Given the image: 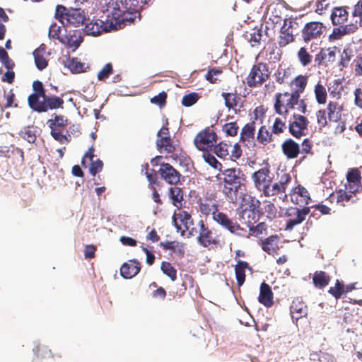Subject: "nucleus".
Instances as JSON below:
<instances>
[{"label": "nucleus", "instance_id": "0eeeda50", "mask_svg": "<svg viewBox=\"0 0 362 362\" xmlns=\"http://www.w3.org/2000/svg\"><path fill=\"white\" fill-rule=\"evenodd\" d=\"M55 16L64 25L79 27L86 23L89 18H86L85 12L81 8L67 9L62 5H57Z\"/></svg>", "mask_w": 362, "mask_h": 362}, {"label": "nucleus", "instance_id": "1a4fd4ad", "mask_svg": "<svg viewBox=\"0 0 362 362\" xmlns=\"http://www.w3.org/2000/svg\"><path fill=\"white\" fill-rule=\"evenodd\" d=\"M269 71L267 65L263 62H259L252 66L246 83L250 88L260 87L269 78Z\"/></svg>", "mask_w": 362, "mask_h": 362}, {"label": "nucleus", "instance_id": "72a5a7b5", "mask_svg": "<svg viewBox=\"0 0 362 362\" xmlns=\"http://www.w3.org/2000/svg\"><path fill=\"white\" fill-rule=\"evenodd\" d=\"M251 270L249 264L245 261L238 260L235 266V274L238 286H241L245 281V269Z\"/></svg>", "mask_w": 362, "mask_h": 362}, {"label": "nucleus", "instance_id": "4468645a", "mask_svg": "<svg viewBox=\"0 0 362 362\" xmlns=\"http://www.w3.org/2000/svg\"><path fill=\"white\" fill-rule=\"evenodd\" d=\"M252 179L257 189L263 193L268 185L272 183L273 177L271 173L270 166L266 165L254 172L252 175Z\"/></svg>", "mask_w": 362, "mask_h": 362}, {"label": "nucleus", "instance_id": "a18cd8bd", "mask_svg": "<svg viewBox=\"0 0 362 362\" xmlns=\"http://www.w3.org/2000/svg\"><path fill=\"white\" fill-rule=\"evenodd\" d=\"M262 37V30L260 29H252L250 33H246L245 38L250 42L252 47L258 46L260 45V41Z\"/></svg>", "mask_w": 362, "mask_h": 362}, {"label": "nucleus", "instance_id": "69168bd1", "mask_svg": "<svg viewBox=\"0 0 362 362\" xmlns=\"http://www.w3.org/2000/svg\"><path fill=\"white\" fill-rule=\"evenodd\" d=\"M103 168V161L98 158L95 160L91 161L90 168H89V172L93 175L95 176L97 173L102 171Z\"/></svg>", "mask_w": 362, "mask_h": 362}, {"label": "nucleus", "instance_id": "423d86ee", "mask_svg": "<svg viewBox=\"0 0 362 362\" xmlns=\"http://www.w3.org/2000/svg\"><path fill=\"white\" fill-rule=\"evenodd\" d=\"M295 105H297V110L300 112L306 113L307 105L304 99H299L287 91L276 93L274 108L277 114L286 116L289 110L294 108Z\"/></svg>", "mask_w": 362, "mask_h": 362}, {"label": "nucleus", "instance_id": "f3484780", "mask_svg": "<svg viewBox=\"0 0 362 362\" xmlns=\"http://www.w3.org/2000/svg\"><path fill=\"white\" fill-rule=\"evenodd\" d=\"M158 172L160 178L169 185H177L180 182L181 173L170 163H160Z\"/></svg>", "mask_w": 362, "mask_h": 362}, {"label": "nucleus", "instance_id": "79ce46f5", "mask_svg": "<svg viewBox=\"0 0 362 362\" xmlns=\"http://www.w3.org/2000/svg\"><path fill=\"white\" fill-rule=\"evenodd\" d=\"M291 76V69L290 68H278L274 74L275 81L279 84L286 83Z\"/></svg>", "mask_w": 362, "mask_h": 362}, {"label": "nucleus", "instance_id": "338daca9", "mask_svg": "<svg viewBox=\"0 0 362 362\" xmlns=\"http://www.w3.org/2000/svg\"><path fill=\"white\" fill-rule=\"evenodd\" d=\"M62 27L58 25L57 23H52L49 30V37L50 38L59 40L62 37H60Z\"/></svg>", "mask_w": 362, "mask_h": 362}, {"label": "nucleus", "instance_id": "aec40b11", "mask_svg": "<svg viewBox=\"0 0 362 362\" xmlns=\"http://www.w3.org/2000/svg\"><path fill=\"white\" fill-rule=\"evenodd\" d=\"M256 125L254 121L245 124L241 129L240 141L247 148H253L255 146Z\"/></svg>", "mask_w": 362, "mask_h": 362}, {"label": "nucleus", "instance_id": "cd10ccee", "mask_svg": "<svg viewBox=\"0 0 362 362\" xmlns=\"http://www.w3.org/2000/svg\"><path fill=\"white\" fill-rule=\"evenodd\" d=\"M281 149L288 159L296 158L300 153L299 144L292 139L285 140L281 144Z\"/></svg>", "mask_w": 362, "mask_h": 362}, {"label": "nucleus", "instance_id": "680f3d73", "mask_svg": "<svg viewBox=\"0 0 362 362\" xmlns=\"http://www.w3.org/2000/svg\"><path fill=\"white\" fill-rule=\"evenodd\" d=\"M221 69H210L205 75L206 79L211 83H216L219 81L216 76L222 74Z\"/></svg>", "mask_w": 362, "mask_h": 362}, {"label": "nucleus", "instance_id": "5701e85b", "mask_svg": "<svg viewBox=\"0 0 362 362\" xmlns=\"http://www.w3.org/2000/svg\"><path fill=\"white\" fill-rule=\"evenodd\" d=\"M83 40L81 31L74 30L68 32L64 37L59 39V42L65 45L68 48L75 51L81 45Z\"/></svg>", "mask_w": 362, "mask_h": 362}, {"label": "nucleus", "instance_id": "3c124183", "mask_svg": "<svg viewBox=\"0 0 362 362\" xmlns=\"http://www.w3.org/2000/svg\"><path fill=\"white\" fill-rule=\"evenodd\" d=\"M283 7L281 5L276 4L271 7V16L269 19L274 23H279L282 19Z\"/></svg>", "mask_w": 362, "mask_h": 362}, {"label": "nucleus", "instance_id": "9b49d317", "mask_svg": "<svg viewBox=\"0 0 362 362\" xmlns=\"http://www.w3.org/2000/svg\"><path fill=\"white\" fill-rule=\"evenodd\" d=\"M298 28V23L296 19L292 18H285L280 30L279 45L283 47L293 42Z\"/></svg>", "mask_w": 362, "mask_h": 362}, {"label": "nucleus", "instance_id": "603ef678", "mask_svg": "<svg viewBox=\"0 0 362 362\" xmlns=\"http://www.w3.org/2000/svg\"><path fill=\"white\" fill-rule=\"evenodd\" d=\"M20 135L23 139L29 143H34L36 140V135L34 127H28L21 131Z\"/></svg>", "mask_w": 362, "mask_h": 362}, {"label": "nucleus", "instance_id": "7ed1b4c3", "mask_svg": "<svg viewBox=\"0 0 362 362\" xmlns=\"http://www.w3.org/2000/svg\"><path fill=\"white\" fill-rule=\"evenodd\" d=\"M181 223L185 227V230H181V235L184 236L185 231L189 232V236L197 237V243L204 247H214L221 244L220 235L216 234L212 230L203 220L198 222L199 230L193 227L194 221L192 216L187 211H182L177 214Z\"/></svg>", "mask_w": 362, "mask_h": 362}, {"label": "nucleus", "instance_id": "6ab92c4d", "mask_svg": "<svg viewBox=\"0 0 362 362\" xmlns=\"http://www.w3.org/2000/svg\"><path fill=\"white\" fill-rule=\"evenodd\" d=\"M325 29L323 23L319 21L307 23L302 30V37L305 42L321 37Z\"/></svg>", "mask_w": 362, "mask_h": 362}, {"label": "nucleus", "instance_id": "e433bc0d", "mask_svg": "<svg viewBox=\"0 0 362 362\" xmlns=\"http://www.w3.org/2000/svg\"><path fill=\"white\" fill-rule=\"evenodd\" d=\"M156 146L160 152L163 150L168 153H173L175 147L173 144V141L169 136H164L157 139Z\"/></svg>", "mask_w": 362, "mask_h": 362}, {"label": "nucleus", "instance_id": "f8f14e48", "mask_svg": "<svg viewBox=\"0 0 362 362\" xmlns=\"http://www.w3.org/2000/svg\"><path fill=\"white\" fill-rule=\"evenodd\" d=\"M217 141V135L215 132L209 127L199 132L194 139V144L197 148L202 151H209Z\"/></svg>", "mask_w": 362, "mask_h": 362}, {"label": "nucleus", "instance_id": "c756f323", "mask_svg": "<svg viewBox=\"0 0 362 362\" xmlns=\"http://www.w3.org/2000/svg\"><path fill=\"white\" fill-rule=\"evenodd\" d=\"M348 18L349 12L345 6L334 7L330 16L333 25H346Z\"/></svg>", "mask_w": 362, "mask_h": 362}, {"label": "nucleus", "instance_id": "49530a36", "mask_svg": "<svg viewBox=\"0 0 362 362\" xmlns=\"http://www.w3.org/2000/svg\"><path fill=\"white\" fill-rule=\"evenodd\" d=\"M169 197L172 200L174 206H177V204H181L183 200V192L181 188L177 187H170L169 189Z\"/></svg>", "mask_w": 362, "mask_h": 362}, {"label": "nucleus", "instance_id": "2eb2a0df", "mask_svg": "<svg viewBox=\"0 0 362 362\" xmlns=\"http://www.w3.org/2000/svg\"><path fill=\"white\" fill-rule=\"evenodd\" d=\"M110 21H107V15L105 21L100 19L87 21L85 23L83 31L87 35L98 36L103 33H107L111 30H114L113 27H110Z\"/></svg>", "mask_w": 362, "mask_h": 362}, {"label": "nucleus", "instance_id": "de8ad7c7", "mask_svg": "<svg viewBox=\"0 0 362 362\" xmlns=\"http://www.w3.org/2000/svg\"><path fill=\"white\" fill-rule=\"evenodd\" d=\"M160 269L172 281H175L177 279V270L171 263L165 261L162 262Z\"/></svg>", "mask_w": 362, "mask_h": 362}, {"label": "nucleus", "instance_id": "f257e3e1", "mask_svg": "<svg viewBox=\"0 0 362 362\" xmlns=\"http://www.w3.org/2000/svg\"><path fill=\"white\" fill-rule=\"evenodd\" d=\"M149 0H123L107 6V21L114 30L124 28L141 19V11L149 5Z\"/></svg>", "mask_w": 362, "mask_h": 362}, {"label": "nucleus", "instance_id": "5fc2aeb1", "mask_svg": "<svg viewBox=\"0 0 362 362\" xmlns=\"http://www.w3.org/2000/svg\"><path fill=\"white\" fill-rule=\"evenodd\" d=\"M286 129V122L283 121L280 117H276L272 127V133L274 134H280L283 133Z\"/></svg>", "mask_w": 362, "mask_h": 362}, {"label": "nucleus", "instance_id": "a19ab883", "mask_svg": "<svg viewBox=\"0 0 362 362\" xmlns=\"http://www.w3.org/2000/svg\"><path fill=\"white\" fill-rule=\"evenodd\" d=\"M33 352L37 356V357L46 358H54L55 356L62 357L61 354H53L51 350L48 348V346L44 344H37L33 348Z\"/></svg>", "mask_w": 362, "mask_h": 362}, {"label": "nucleus", "instance_id": "0e129e2a", "mask_svg": "<svg viewBox=\"0 0 362 362\" xmlns=\"http://www.w3.org/2000/svg\"><path fill=\"white\" fill-rule=\"evenodd\" d=\"M266 113V110L263 105L256 107L253 110V117L251 121H254L256 124V121L260 120L262 122Z\"/></svg>", "mask_w": 362, "mask_h": 362}, {"label": "nucleus", "instance_id": "39448f33", "mask_svg": "<svg viewBox=\"0 0 362 362\" xmlns=\"http://www.w3.org/2000/svg\"><path fill=\"white\" fill-rule=\"evenodd\" d=\"M219 180L223 181L222 192L226 200L233 204L238 201V192L244 185L246 177L240 168H230L221 171Z\"/></svg>", "mask_w": 362, "mask_h": 362}, {"label": "nucleus", "instance_id": "412c9836", "mask_svg": "<svg viewBox=\"0 0 362 362\" xmlns=\"http://www.w3.org/2000/svg\"><path fill=\"white\" fill-rule=\"evenodd\" d=\"M347 183L345 185L346 190L351 192H360L362 191L361 172L357 168H351L346 175Z\"/></svg>", "mask_w": 362, "mask_h": 362}, {"label": "nucleus", "instance_id": "6e6552de", "mask_svg": "<svg viewBox=\"0 0 362 362\" xmlns=\"http://www.w3.org/2000/svg\"><path fill=\"white\" fill-rule=\"evenodd\" d=\"M53 118L47 120L48 127L50 129L51 136L60 144L69 143L71 136L64 132V128L68 125V119L61 115H52Z\"/></svg>", "mask_w": 362, "mask_h": 362}, {"label": "nucleus", "instance_id": "c03bdc74", "mask_svg": "<svg viewBox=\"0 0 362 362\" xmlns=\"http://www.w3.org/2000/svg\"><path fill=\"white\" fill-rule=\"evenodd\" d=\"M246 232L245 236H240L241 238H250V235L258 236L259 235L266 233L267 230V226L265 223L261 222L258 223L257 226H254L251 225L249 226L250 231L247 233V230L242 227Z\"/></svg>", "mask_w": 362, "mask_h": 362}, {"label": "nucleus", "instance_id": "20e7f679", "mask_svg": "<svg viewBox=\"0 0 362 362\" xmlns=\"http://www.w3.org/2000/svg\"><path fill=\"white\" fill-rule=\"evenodd\" d=\"M33 93L28 98V104L30 109L38 113L63 108L64 103L62 97L47 95L42 82L36 80L32 84Z\"/></svg>", "mask_w": 362, "mask_h": 362}, {"label": "nucleus", "instance_id": "13d9d810", "mask_svg": "<svg viewBox=\"0 0 362 362\" xmlns=\"http://www.w3.org/2000/svg\"><path fill=\"white\" fill-rule=\"evenodd\" d=\"M239 129V127L236 122H228L223 126V131L226 134L230 136H235L237 135Z\"/></svg>", "mask_w": 362, "mask_h": 362}, {"label": "nucleus", "instance_id": "c9c22d12", "mask_svg": "<svg viewBox=\"0 0 362 362\" xmlns=\"http://www.w3.org/2000/svg\"><path fill=\"white\" fill-rule=\"evenodd\" d=\"M331 276L324 271H316L313 274V283L317 288L326 287L330 282Z\"/></svg>", "mask_w": 362, "mask_h": 362}, {"label": "nucleus", "instance_id": "c85d7f7f", "mask_svg": "<svg viewBox=\"0 0 362 362\" xmlns=\"http://www.w3.org/2000/svg\"><path fill=\"white\" fill-rule=\"evenodd\" d=\"M258 300L266 308H271L274 305L272 288L269 284L265 282L261 284Z\"/></svg>", "mask_w": 362, "mask_h": 362}, {"label": "nucleus", "instance_id": "8fccbe9b", "mask_svg": "<svg viewBox=\"0 0 362 362\" xmlns=\"http://www.w3.org/2000/svg\"><path fill=\"white\" fill-rule=\"evenodd\" d=\"M328 293L332 295L336 300L339 299L344 294V283L337 279L334 286H331Z\"/></svg>", "mask_w": 362, "mask_h": 362}, {"label": "nucleus", "instance_id": "393cba45", "mask_svg": "<svg viewBox=\"0 0 362 362\" xmlns=\"http://www.w3.org/2000/svg\"><path fill=\"white\" fill-rule=\"evenodd\" d=\"M253 209H243L239 208L237 209V215L238 221L247 226L253 225L257 221V213L255 211V204H252Z\"/></svg>", "mask_w": 362, "mask_h": 362}, {"label": "nucleus", "instance_id": "e2e57ef3", "mask_svg": "<svg viewBox=\"0 0 362 362\" xmlns=\"http://www.w3.org/2000/svg\"><path fill=\"white\" fill-rule=\"evenodd\" d=\"M203 157L204 160L212 168L215 169H221L222 167V164L216 158L214 155L209 153H204Z\"/></svg>", "mask_w": 362, "mask_h": 362}, {"label": "nucleus", "instance_id": "473e14b6", "mask_svg": "<svg viewBox=\"0 0 362 362\" xmlns=\"http://www.w3.org/2000/svg\"><path fill=\"white\" fill-rule=\"evenodd\" d=\"M329 122H337L341 119L343 107L338 102L329 101L325 109Z\"/></svg>", "mask_w": 362, "mask_h": 362}, {"label": "nucleus", "instance_id": "bb28decb", "mask_svg": "<svg viewBox=\"0 0 362 362\" xmlns=\"http://www.w3.org/2000/svg\"><path fill=\"white\" fill-rule=\"evenodd\" d=\"M308 81V76L301 74L297 76L290 83V87L291 89V92L290 93L300 99V94H302L305 90Z\"/></svg>", "mask_w": 362, "mask_h": 362}, {"label": "nucleus", "instance_id": "a211bd4d", "mask_svg": "<svg viewBox=\"0 0 362 362\" xmlns=\"http://www.w3.org/2000/svg\"><path fill=\"white\" fill-rule=\"evenodd\" d=\"M357 192H351L349 190L338 189L332 192L327 198V200L331 203H335L337 205L345 207L351 204L356 203L358 198L354 199V194Z\"/></svg>", "mask_w": 362, "mask_h": 362}, {"label": "nucleus", "instance_id": "dca6fc26", "mask_svg": "<svg viewBox=\"0 0 362 362\" xmlns=\"http://www.w3.org/2000/svg\"><path fill=\"white\" fill-rule=\"evenodd\" d=\"M293 119L288 124L289 133L295 138L300 139L306 134L309 121L306 117L298 114H294Z\"/></svg>", "mask_w": 362, "mask_h": 362}, {"label": "nucleus", "instance_id": "7c9ffc66", "mask_svg": "<svg viewBox=\"0 0 362 362\" xmlns=\"http://www.w3.org/2000/svg\"><path fill=\"white\" fill-rule=\"evenodd\" d=\"M279 237L277 235H271L259 243L262 249L269 255H274L277 252L279 247Z\"/></svg>", "mask_w": 362, "mask_h": 362}, {"label": "nucleus", "instance_id": "ea45409f", "mask_svg": "<svg viewBox=\"0 0 362 362\" xmlns=\"http://www.w3.org/2000/svg\"><path fill=\"white\" fill-rule=\"evenodd\" d=\"M73 74H79L86 71L84 63L81 62L77 58L69 57L64 63Z\"/></svg>", "mask_w": 362, "mask_h": 362}, {"label": "nucleus", "instance_id": "09e8293b", "mask_svg": "<svg viewBox=\"0 0 362 362\" xmlns=\"http://www.w3.org/2000/svg\"><path fill=\"white\" fill-rule=\"evenodd\" d=\"M297 57L303 66H308L312 62L313 57L304 47H300L298 51Z\"/></svg>", "mask_w": 362, "mask_h": 362}, {"label": "nucleus", "instance_id": "774afa93", "mask_svg": "<svg viewBox=\"0 0 362 362\" xmlns=\"http://www.w3.org/2000/svg\"><path fill=\"white\" fill-rule=\"evenodd\" d=\"M351 50L349 49H344L341 56L339 65L342 67H346L351 59Z\"/></svg>", "mask_w": 362, "mask_h": 362}, {"label": "nucleus", "instance_id": "4be33fe9", "mask_svg": "<svg viewBox=\"0 0 362 362\" xmlns=\"http://www.w3.org/2000/svg\"><path fill=\"white\" fill-rule=\"evenodd\" d=\"M291 202L300 206H305L308 204L310 201V195L308 189L303 186L298 185L293 187L291 192Z\"/></svg>", "mask_w": 362, "mask_h": 362}, {"label": "nucleus", "instance_id": "6e6d98bb", "mask_svg": "<svg viewBox=\"0 0 362 362\" xmlns=\"http://www.w3.org/2000/svg\"><path fill=\"white\" fill-rule=\"evenodd\" d=\"M317 123L320 127H325L328 124L327 110L320 109L316 112Z\"/></svg>", "mask_w": 362, "mask_h": 362}, {"label": "nucleus", "instance_id": "b1692460", "mask_svg": "<svg viewBox=\"0 0 362 362\" xmlns=\"http://www.w3.org/2000/svg\"><path fill=\"white\" fill-rule=\"evenodd\" d=\"M337 27L333 28L332 33L329 38L331 41H335L341 39L343 36L354 33L358 29L357 23L346 25H337Z\"/></svg>", "mask_w": 362, "mask_h": 362}, {"label": "nucleus", "instance_id": "4d7b16f0", "mask_svg": "<svg viewBox=\"0 0 362 362\" xmlns=\"http://www.w3.org/2000/svg\"><path fill=\"white\" fill-rule=\"evenodd\" d=\"M229 147H231V145L221 142L215 146L214 152L219 158H225L229 154Z\"/></svg>", "mask_w": 362, "mask_h": 362}, {"label": "nucleus", "instance_id": "864d4df0", "mask_svg": "<svg viewBox=\"0 0 362 362\" xmlns=\"http://www.w3.org/2000/svg\"><path fill=\"white\" fill-rule=\"evenodd\" d=\"M199 98V95L197 93H190L183 96L182 99V105L185 107H190L195 104Z\"/></svg>", "mask_w": 362, "mask_h": 362}, {"label": "nucleus", "instance_id": "ddd939ff", "mask_svg": "<svg viewBox=\"0 0 362 362\" xmlns=\"http://www.w3.org/2000/svg\"><path fill=\"white\" fill-rule=\"evenodd\" d=\"M292 178L289 173H281L278 174L277 181L269 184L262 193L265 197H270L286 193L288 185L291 182Z\"/></svg>", "mask_w": 362, "mask_h": 362}, {"label": "nucleus", "instance_id": "37998d69", "mask_svg": "<svg viewBox=\"0 0 362 362\" xmlns=\"http://www.w3.org/2000/svg\"><path fill=\"white\" fill-rule=\"evenodd\" d=\"M314 93L316 101L320 105H324L327 102V93L325 87L320 83H317L314 87Z\"/></svg>", "mask_w": 362, "mask_h": 362}, {"label": "nucleus", "instance_id": "9d476101", "mask_svg": "<svg viewBox=\"0 0 362 362\" xmlns=\"http://www.w3.org/2000/svg\"><path fill=\"white\" fill-rule=\"evenodd\" d=\"M310 212V207L303 206L300 209L298 207L291 206L286 209L285 216L289 218L286 221L285 230H292L293 228L303 223L306 216Z\"/></svg>", "mask_w": 362, "mask_h": 362}, {"label": "nucleus", "instance_id": "58836bf2", "mask_svg": "<svg viewBox=\"0 0 362 362\" xmlns=\"http://www.w3.org/2000/svg\"><path fill=\"white\" fill-rule=\"evenodd\" d=\"M272 131L269 132L266 125H262L258 129L256 139L257 141L266 146L273 141Z\"/></svg>", "mask_w": 362, "mask_h": 362}, {"label": "nucleus", "instance_id": "bf43d9fd", "mask_svg": "<svg viewBox=\"0 0 362 362\" xmlns=\"http://www.w3.org/2000/svg\"><path fill=\"white\" fill-rule=\"evenodd\" d=\"M113 72V68L111 63L106 64L103 68L98 74V79L99 81H105Z\"/></svg>", "mask_w": 362, "mask_h": 362}, {"label": "nucleus", "instance_id": "052dcab7", "mask_svg": "<svg viewBox=\"0 0 362 362\" xmlns=\"http://www.w3.org/2000/svg\"><path fill=\"white\" fill-rule=\"evenodd\" d=\"M264 210L267 214V218L269 219H273L276 217V208L275 205L272 203L270 201H264Z\"/></svg>", "mask_w": 362, "mask_h": 362}, {"label": "nucleus", "instance_id": "4c0bfd02", "mask_svg": "<svg viewBox=\"0 0 362 362\" xmlns=\"http://www.w3.org/2000/svg\"><path fill=\"white\" fill-rule=\"evenodd\" d=\"M221 97L224 99L225 106L228 110L234 109L240 100V97L236 90H235L234 93L223 92Z\"/></svg>", "mask_w": 362, "mask_h": 362}, {"label": "nucleus", "instance_id": "f704fd0d", "mask_svg": "<svg viewBox=\"0 0 362 362\" xmlns=\"http://www.w3.org/2000/svg\"><path fill=\"white\" fill-rule=\"evenodd\" d=\"M45 45H41L33 52L35 65L37 68L40 71L45 69L48 65V62L45 57Z\"/></svg>", "mask_w": 362, "mask_h": 362}, {"label": "nucleus", "instance_id": "a878e982", "mask_svg": "<svg viewBox=\"0 0 362 362\" xmlns=\"http://www.w3.org/2000/svg\"><path fill=\"white\" fill-rule=\"evenodd\" d=\"M141 270L140 262L134 259L128 262L124 263L120 268L121 276L124 279H132Z\"/></svg>", "mask_w": 362, "mask_h": 362}, {"label": "nucleus", "instance_id": "2f4dec72", "mask_svg": "<svg viewBox=\"0 0 362 362\" xmlns=\"http://www.w3.org/2000/svg\"><path fill=\"white\" fill-rule=\"evenodd\" d=\"M291 314L296 320L305 317L308 314L307 305L300 299L296 298L291 305Z\"/></svg>", "mask_w": 362, "mask_h": 362}, {"label": "nucleus", "instance_id": "f03ea898", "mask_svg": "<svg viewBox=\"0 0 362 362\" xmlns=\"http://www.w3.org/2000/svg\"><path fill=\"white\" fill-rule=\"evenodd\" d=\"M219 205L215 197L206 196L200 199L199 209L205 216H212V219L223 228L236 236H245L246 232L240 223L230 218L226 214L219 211Z\"/></svg>", "mask_w": 362, "mask_h": 362}]
</instances>
